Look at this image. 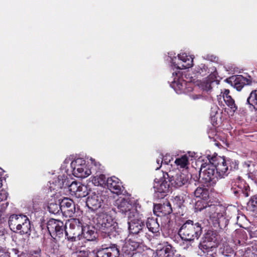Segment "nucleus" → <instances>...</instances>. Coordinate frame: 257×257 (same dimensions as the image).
Returning <instances> with one entry per match:
<instances>
[{
    "mask_svg": "<svg viewBox=\"0 0 257 257\" xmlns=\"http://www.w3.org/2000/svg\"><path fill=\"white\" fill-rule=\"evenodd\" d=\"M207 161L208 163H211L214 166L219 178H224L228 175L229 167L226 159L224 157H220L216 154L212 156L208 155L207 156Z\"/></svg>",
    "mask_w": 257,
    "mask_h": 257,
    "instance_id": "7",
    "label": "nucleus"
},
{
    "mask_svg": "<svg viewBox=\"0 0 257 257\" xmlns=\"http://www.w3.org/2000/svg\"><path fill=\"white\" fill-rule=\"evenodd\" d=\"M224 101L226 104L233 111L235 112L237 109V106L235 103L234 99L230 95L223 97Z\"/></svg>",
    "mask_w": 257,
    "mask_h": 257,
    "instance_id": "34",
    "label": "nucleus"
},
{
    "mask_svg": "<svg viewBox=\"0 0 257 257\" xmlns=\"http://www.w3.org/2000/svg\"><path fill=\"white\" fill-rule=\"evenodd\" d=\"M179 59L181 61L180 63L174 65L179 69H184L191 67L193 66V58L189 56H187L186 53H181L178 55Z\"/></svg>",
    "mask_w": 257,
    "mask_h": 257,
    "instance_id": "22",
    "label": "nucleus"
},
{
    "mask_svg": "<svg viewBox=\"0 0 257 257\" xmlns=\"http://www.w3.org/2000/svg\"><path fill=\"white\" fill-rule=\"evenodd\" d=\"M249 186L245 182H238L237 188L232 187L231 190L234 195L237 197L240 196L247 197L249 196Z\"/></svg>",
    "mask_w": 257,
    "mask_h": 257,
    "instance_id": "20",
    "label": "nucleus"
},
{
    "mask_svg": "<svg viewBox=\"0 0 257 257\" xmlns=\"http://www.w3.org/2000/svg\"><path fill=\"white\" fill-rule=\"evenodd\" d=\"M205 68H206L205 66L204 65H203L202 66V68H203L204 69H205Z\"/></svg>",
    "mask_w": 257,
    "mask_h": 257,
    "instance_id": "56",
    "label": "nucleus"
},
{
    "mask_svg": "<svg viewBox=\"0 0 257 257\" xmlns=\"http://www.w3.org/2000/svg\"><path fill=\"white\" fill-rule=\"evenodd\" d=\"M4 213L0 211V224L2 223L4 221Z\"/></svg>",
    "mask_w": 257,
    "mask_h": 257,
    "instance_id": "52",
    "label": "nucleus"
},
{
    "mask_svg": "<svg viewBox=\"0 0 257 257\" xmlns=\"http://www.w3.org/2000/svg\"><path fill=\"white\" fill-rule=\"evenodd\" d=\"M96 233L94 228L90 226H83L82 235L87 240L92 241L96 238Z\"/></svg>",
    "mask_w": 257,
    "mask_h": 257,
    "instance_id": "28",
    "label": "nucleus"
},
{
    "mask_svg": "<svg viewBox=\"0 0 257 257\" xmlns=\"http://www.w3.org/2000/svg\"><path fill=\"white\" fill-rule=\"evenodd\" d=\"M119 254L118 248L115 244H113L111 246L98 250L96 255L97 257H119Z\"/></svg>",
    "mask_w": 257,
    "mask_h": 257,
    "instance_id": "19",
    "label": "nucleus"
},
{
    "mask_svg": "<svg viewBox=\"0 0 257 257\" xmlns=\"http://www.w3.org/2000/svg\"><path fill=\"white\" fill-rule=\"evenodd\" d=\"M248 204L253 208L257 207V195L251 197L248 202Z\"/></svg>",
    "mask_w": 257,
    "mask_h": 257,
    "instance_id": "45",
    "label": "nucleus"
},
{
    "mask_svg": "<svg viewBox=\"0 0 257 257\" xmlns=\"http://www.w3.org/2000/svg\"><path fill=\"white\" fill-rule=\"evenodd\" d=\"M207 199L197 200L195 204L196 211L204 210L207 217L215 228H224L228 224V220L223 215V208L222 206L215 205L211 202L207 201Z\"/></svg>",
    "mask_w": 257,
    "mask_h": 257,
    "instance_id": "1",
    "label": "nucleus"
},
{
    "mask_svg": "<svg viewBox=\"0 0 257 257\" xmlns=\"http://www.w3.org/2000/svg\"><path fill=\"white\" fill-rule=\"evenodd\" d=\"M0 170H1V171L2 170V169H1V168H0Z\"/></svg>",
    "mask_w": 257,
    "mask_h": 257,
    "instance_id": "59",
    "label": "nucleus"
},
{
    "mask_svg": "<svg viewBox=\"0 0 257 257\" xmlns=\"http://www.w3.org/2000/svg\"><path fill=\"white\" fill-rule=\"evenodd\" d=\"M172 203L174 208H180L183 205L184 200L183 196L181 195H177L173 197L172 199Z\"/></svg>",
    "mask_w": 257,
    "mask_h": 257,
    "instance_id": "36",
    "label": "nucleus"
},
{
    "mask_svg": "<svg viewBox=\"0 0 257 257\" xmlns=\"http://www.w3.org/2000/svg\"><path fill=\"white\" fill-rule=\"evenodd\" d=\"M0 257H10V253L4 250H0Z\"/></svg>",
    "mask_w": 257,
    "mask_h": 257,
    "instance_id": "50",
    "label": "nucleus"
},
{
    "mask_svg": "<svg viewBox=\"0 0 257 257\" xmlns=\"http://www.w3.org/2000/svg\"><path fill=\"white\" fill-rule=\"evenodd\" d=\"M198 72H199V73H200V74L201 73V72H200V71H198Z\"/></svg>",
    "mask_w": 257,
    "mask_h": 257,
    "instance_id": "58",
    "label": "nucleus"
},
{
    "mask_svg": "<svg viewBox=\"0 0 257 257\" xmlns=\"http://www.w3.org/2000/svg\"><path fill=\"white\" fill-rule=\"evenodd\" d=\"M88 192L86 186L80 183L76 196L79 198H82L86 196Z\"/></svg>",
    "mask_w": 257,
    "mask_h": 257,
    "instance_id": "37",
    "label": "nucleus"
},
{
    "mask_svg": "<svg viewBox=\"0 0 257 257\" xmlns=\"http://www.w3.org/2000/svg\"><path fill=\"white\" fill-rule=\"evenodd\" d=\"M158 257H185L175 250L172 246L168 245L157 251Z\"/></svg>",
    "mask_w": 257,
    "mask_h": 257,
    "instance_id": "23",
    "label": "nucleus"
},
{
    "mask_svg": "<svg viewBox=\"0 0 257 257\" xmlns=\"http://www.w3.org/2000/svg\"><path fill=\"white\" fill-rule=\"evenodd\" d=\"M226 162H227V165L229 167V169L231 170H237L238 168V162L235 160H233L230 158H226Z\"/></svg>",
    "mask_w": 257,
    "mask_h": 257,
    "instance_id": "38",
    "label": "nucleus"
},
{
    "mask_svg": "<svg viewBox=\"0 0 257 257\" xmlns=\"http://www.w3.org/2000/svg\"><path fill=\"white\" fill-rule=\"evenodd\" d=\"M178 233L182 239L193 241L199 238L202 233V227L199 223H194L193 221L188 220L181 226Z\"/></svg>",
    "mask_w": 257,
    "mask_h": 257,
    "instance_id": "3",
    "label": "nucleus"
},
{
    "mask_svg": "<svg viewBox=\"0 0 257 257\" xmlns=\"http://www.w3.org/2000/svg\"><path fill=\"white\" fill-rule=\"evenodd\" d=\"M176 85L181 91H184L186 85V81H183V82L181 83L179 81L176 83Z\"/></svg>",
    "mask_w": 257,
    "mask_h": 257,
    "instance_id": "47",
    "label": "nucleus"
},
{
    "mask_svg": "<svg viewBox=\"0 0 257 257\" xmlns=\"http://www.w3.org/2000/svg\"><path fill=\"white\" fill-rule=\"evenodd\" d=\"M8 194L7 193H0V199H2L1 202H3V201H6V200L7 199Z\"/></svg>",
    "mask_w": 257,
    "mask_h": 257,
    "instance_id": "49",
    "label": "nucleus"
},
{
    "mask_svg": "<svg viewBox=\"0 0 257 257\" xmlns=\"http://www.w3.org/2000/svg\"><path fill=\"white\" fill-rule=\"evenodd\" d=\"M166 159V161L167 162V161H168V159H167V158H165Z\"/></svg>",
    "mask_w": 257,
    "mask_h": 257,
    "instance_id": "57",
    "label": "nucleus"
},
{
    "mask_svg": "<svg viewBox=\"0 0 257 257\" xmlns=\"http://www.w3.org/2000/svg\"><path fill=\"white\" fill-rule=\"evenodd\" d=\"M199 181L208 186H213L219 178L214 166L211 163H208L207 157L202 160L199 174Z\"/></svg>",
    "mask_w": 257,
    "mask_h": 257,
    "instance_id": "4",
    "label": "nucleus"
},
{
    "mask_svg": "<svg viewBox=\"0 0 257 257\" xmlns=\"http://www.w3.org/2000/svg\"><path fill=\"white\" fill-rule=\"evenodd\" d=\"M175 163L181 168H185L189 164L188 158L186 155H183L181 158L176 159Z\"/></svg>",
    "mask_w": 257,
    "mask_h": 257,
    "instance_id": "35",
    "label": "nucleus"
},
{
    "mask_svg": "<svg viewBox=\"0 0 257 257\" xmlns=\"http://www.w3.org/2000/svg\"><path fill=\"white\" fill-rule=\"evenodd\" d=\"M164 178H167L170 185L176 188L186 185L189 182L188 175L181 173L179 170H170L169 172H164Z\"/></svg>",
    "mask_w": 257,
    "mask_h": 257,
    "instance_id": "9",
    "label": "nucleus"
},
{
    "mask_svg": "<svg viewBox=\"0 0 257 257\" xmlns=\"http://www.w3.org/2000/svg\"><path fill=\"white\" fill-rule=\"evenodd\" d=\"M26 215L23 214H13L9 217L8 223L10 229L13 231H18L17 227L22 222Z\"/></svg>",
    "mask_w": 257,
    "mask_h": 257,
    "instance_id": "21",
    "label": "nucleus"
},
{
    "mask_svg": "<svg viewBox=\"0 0 257 257\" xmlns=\"http://www.w3.org/2000/svg\"><path fill=\"white\" fill-rule=\"evenodd\" d=\"M167 178H164V173L163 177L160 179L156 178L154 180V188L156 196L160 199L164 198L167 195L170 191V183Z\"/></svg>",
    "mask_w": 257,
    "mask_h": 257,
    "instance_id": "11",
    "label": "nucleus"
},
{
    "mask_svg": "<svg viewBox=\"0 0 257 257\" xmlns=\"http://www.w3.org/2000/svg\"><path fill=\"white\" fill-rule=\"evenodd\" d=\"M2 186H3L2 180L1 178L0 177V189L2 187Z\"/></svg>",
    "mask_w": 257,
    "mask_h": 257,
    "instance_id": "53",
    "label": "nucleus"
},
{
    "mask_svg": "<svg viewBox=\"0 0 257 257\" xmlns=\"http://www.w3.org/2000/svg\"><path fill=\"white\" fill-rule=\"evenodd\" d=\"M23 220L22 223H21L17 227L18 231H15L14 232L22 235L25 234L27 236H29L31 232V221L27 216Z\"/></svg>",
    "mask_w": 257,
    "mask_h": 257,
    "instance_id": "24",
    "label": "nucleus"
},
{
    "mask_svg": "<svg viewBox=\"0 0 257 257\" xmlns=\"http://www.w3.org/2000/svg\"><path fill=\"white\" fill-rule=\"evenodd\" d=\"M90 251L88 250H77L75 252V257H88L90 255Z\"/></svg>",
    "mask_w": 257,
    "mask_h": 257,
    "instance_id": "42",
    "label": "nucleus"
},
{
    "mask_svg": "<svg viewBox=\"0 0 257 257\" xmlns=\"http://www.w3.org/2000/svg\"><path fill=\"white\" fill-rule=\"evenodd\" d=\"M216 76L214 72L210 74L209 76L207 77L206 80H209L210 83H212L214 82L216 80Z\"/></svg>",
    "mask_w": 257,
    "mask_h": 257,
    "instance_id": "48",
    "label": "nucleus"
},
{
    "mask_svg": "<svg viewBox=\"0 0 257 257\" xmlns=\"http://www.w3.org/2000/svg\"><path fill=\"white\" fill-rule=\"evenodd\" d=\"M106 186L112 192L117 195L122 194L124 189L122 182L115 176H112L107 179Z\"/></svg>",
    "mask_w": 257,
    "mask_h": 257,
    "instance_id": "16",
    "label": "nucleus"
},
{
    "mask_svg": "<svg viewBox=\"0 0 257 257\" xmlns=\"http://www.w3.org/2000/svg\"><path fill=\"white\" fill-rule=\"evenodd\" d=\"M219 238L216 230H208L204 233L198 247L201 250L215 249L219 244Z\"/></svg>",
    "mask_w": 257,
    "mask_h": 257,
    "instance_id": "8",
    "label": "nucleus"
},
{
    "mask_svg": "<svg viewBox=\"0 0 257 257\" xmlns=\"http://www.w3.org/2000/svg\"><path fill=\"white\" fill-rule=\"evenodd\" d=\"M146 224L148 230L152 233H157L159 232L160 225L158 222L157 218L153 217H148Z\"/></svg>",
    "mask_w": 257,
    "mask_h": 257,
    "instance_id": "26",
    "label": "nucleus"
},
{
    "mask_svg": "<svg viewBox=\"0 0 257 257\" xmlns=\"http://www.w3.org/2000/svg\"><path fill=\"white\" fill-rule=\"evenodd\" d=\"M8 205L9 202L8 201H4L0 202V211L4 213Z\"/></svg>",
    "mask_w": 257,
    "mask_h": 257,
    "instance_id": "46",
    "label": "nucleus"
},
{
    "mask_svg": "<svg viewBox=\"0 0 257 257\" xmlns=\"http://www.w3.org/2000/svg\"><path fill=\"white\" fill-rule=\"evenodd\" d=\"M96 226L101 231V235L104 238L113 239L119 235L116 230L114 222L112 217L106 212H99L96 214Z\"/></svg>",
    "mask_w": 257,
    "mask_h": 257,
    "instance_id": "2",
    "label": "nucleus"
},
{
    "mask_svg": "<svg viewBox=\"0 0 257 257\" xmlns=\"http://www.w3.org/2000/svg\"><path fill=\"white\" fill-rule=\"evenodd\" d=\"M246 104L249 108L257 110V90H252L246 100Z\"/></svg>",
    "mask_w": 257,
    "mask_h": 257,
    "instance_id": "30",
    "label": "nucleus"
},
{
    "mask_svg": "<svg viewBox=\"0 0 257 257\" xmlns=\"http://www.w3.org/2000/svg\"><path fill=\"white\" fill-rule=\"evenodd\" d=\"M116 204L117 212L121 213L124 216H127V218L137 212L134 208V205L128 199L123 198L118 200Z\"/></svg>",
    "mask_w": 257,
    "mask_h": 257,
    "instance_id": "14",
    "label": "nucleus"
},
{
    "mask_svg": "<svg viewBox=\"0 0 257 257\" xmlns=\"http://www.w3.org/2000/svg\"><path fill=\"white\" fill-rule=\"evenodd\" d=\"M211 84L209 80H205L200 83V87L203 90L208 91L212 89Z\"/></svg>",
    "mask_w": 257,
    "mask_h": 257,
    "instance_id": "40",
    "label": "nucleus"
},
{
    "mask_svg": "<svg viewBox=\"0 0 257 257\" xmlns=\"http://www.w3.org/2000/svg\"><path fill=\"white\" fill-rule=\"evenodd\" d=\"M64 231L65 237L69 241H75L83 233V226L81 221L77 218L69 220L66 224Z\"/></svg>",
    "mask_w": 257,
    "mask_h": 257,
    "instance_id": "6",
    "label": "nucleus"
},
{
    "mask_svg": "<svg viewBox=\"0 0 257 257\" xmlns=\"http://www.w3.org/2000/svg\"><path fill=\"white\" fill-rule=\"evenodd\" d=\"M61 212L65 215L71 217L75 213V206L73 201L68 198H64L59 201Z\"/></svg>",
    "mask_w": 257,
    "mask_h": 257,
    "instance_id": "15",
    "label": "nucleus"
},
{
    "mask_svg": "<svg viewBox=\"0 0 257 257\" xmlns=\"http://www.w3.org/2000/svg\"><path fill=\"white\" fill-rule=\"evenodd\" d=\"M88 257H97V256H96V255H95L94 254H91V253L90 255H89Z\"/></svg>",
    "mask_w": 257,
    "mask_h": 257,
    "instance_id": "54",
    "label": "nucleus"
},
{
    "mask_svg": "<svg viewBox=\"0 0 257 257\" xmlns=\"http://www.w3.org/2000/svg\"><path fill=\"white\" fill-rule=\"evenodd\" d=\"M85 161L81 158H78L71 163L73 174L76 177L85 178L91 173L90 170L86 168Z\"/></svg>",
    "mask_w": 257,
    "mask_h": 257,
    "instance_id": "12",
    "label": "nucleus"
},
{
    "mask_svg": "<svg viewBox=\"0 0 257 257\" xmlns=\"http://www.w3.org/2000/svg\"><path fill=\"white\" fill-rule=\"evenodd\" d=\"M229 89H225L224 90V91L222 92L223 94H222V96H223V98L224 97H226L227 96H229Z\"/></svg>",
    "mask_w": 257,
    "mask_h": 257,
    "instance_id": "51",
    "label": "nucleus"
},
{
    "mask_svg": "<svg viewBox=\"0 0 257 257\" xmlns=\"http://www.w3.org/2000/svg\"><path fill=\"white\" fill-rule=\"evenodd\" d=\"M219 252L224 257H234L235 253L233 249L227 245L223 244L219 248Z\"/></svg>",
    "mask_w": 257,
    "mask_h": 257,
    "instance_id": "32",
    "label": "nucleus"
},
{
    "mask_svg": "<svg viewBox=\"0 0 257 257\" xmlns=\"http://www.w3.org/2000/svg\"><path fill=\"white\" fill-rule=\"evenodd\" d=\"M153 211L158 216H164L170 214L173 209L170 203L166 201L163 204H156L154 206Z\"/></svg>",
    "mask_w": 257,
    "mask_h": 257,
    "instance_id": "18",
    "label": "nucleus"
},
{
    "mask_svg": "<svg viewBox=\"0 0 257 257\" xmlns=\"http://www.w3.org/2000/svg\"><path fill=\"white\" fill-rule=\"evenodd\" d=\"M60 200H57L55 199L50 200L48 203V210L50 213L56 214L61 211L60 205H59Z\"/></svg>",
    "mask_w": 257,
    "mask_h": 257,
    "instance_id": "29",
    "label": "nucleus"
},
{
    "mask_svg": "<svg viewBox=\"0 0 257 257\" xmlns=\"http://www.w3.org/2000/svg\"><path fill=\"white\" fill-rule=\"evenodd\" d=\"M146 231L130 232L128 242L133 244L134 247H137L140 249L143 245L144 240L146 238Z\"/></svg>",
    "mask_w": 257,
    "mask_h": 257,
    "instance_id": "17",
    "label": "nucleus"
},
{
    "mask_svg": "<svg viewBox=\"0 0 257 257\" xmlns=\"http://www.w3.org/2000/svg\"><path fill=\"white\" fill-rule=\"evenodd\" d=\"M211 58L210 59L211 61H212V60H213L212 58H214V59H216V57H214V56H211Z\"/></svg>",
    "mask_w": 257,
    "mask_h": 257,
    "instance_id": "55",
    "label": "nucleus"
},
{
    "mask_svg": "<svg viewBox=\"0 0 257 257\" xmlns=\"http://www.w3.org/2000/svg\"><path fill=\"white\" fill-rule=\"evenodd\" d=\"M128 229L130 232H139L146 231L145 220L143 215L136 212L128 218Z\"/></svg>",
    "mask_w": 257,
    "mask_h": 257,
    "instance_id": "10",
    "label": "nucleus"
},
{
    "mask_svg": "<svg viewBox=\"0 0 257 257\" xmlns=\"http://www.w3.org/2000/svg\"><path fill=\"white\" fill-rule=\"evenodd\" d=\"M140 249L137 247H134L133 244L128 242L127 244L122 247V252L123 257H132L137 252H140Z\"/></svg>",
    "mask_w": 257,
    "mask_h": 257,
    "instance_id": "27",
    "label": "nucleus"
},
{
    "mask_svg": "<svg viewBox=\"0 0 257 257\" xmlns=\"http://www.w3.org/2000/svg\"><path fill=\"white\" fill-rule=\"evenodd\" d=\"M106 177L103 174H100L93 176L92 178L91 181L95 186H103L106 185Z\"/></svg>",
    "mask_w": 257,
    "mask_h": 257,
    "instance_id": "33",
    "label": "nucleus"
},
{
    "mask_svg": "<svg viewBox=\"0 0 257 257\" xmlns=\"http://www.w3.org/2000/svg\"><path fill=\"white\" fill-rule=\"evenodd\" d=\"M204 253H206L205 256L206 257H217V253L216 252V248L215 249H209L202 250Z\"/></svg>",
    "mask_w": 257,
    "mask_h": 257,
    "instance_id": "43",
    "label": "nucleus"
},
{
    "mask_svg": "<svg viewBox=\"0 0 257 257\" xmlns=\"http://www.w3.org/2000/svg\"><path fill=\"white\" fill-rule=\"evenodd\" d=\"M47 228L50 235L55 239L56 237L59 239L63 236L66 229V225L63 222L53 218L50 219L46 223L42 222L40 227L42 230Z\"/></svg>",
    "mask_w": 257,
    "mask_h": 257,
    "instance_id": "5",
    "label": "nucleus"
},
{
    "mask_svg": "<svg viewBox=\"0 0 257 257\" xmlns=\"http://www.w3.org/2000/svg\"><path fill=\"white\" fill-rule=\"evenodd\" d=\"M194 196L200 199H208L209 198V191L206 188L197 187L194 192Z\"/></svg>",
    "mask_w": 257,
    "mask_h": 257,
    "instance_id": "31",
    "label": "nucleus"
},
{
    "mask_svg": "<svg viewBox=\"0 0 257 257\" xmlns=\"http://www.w3.org/2000/svg\"><path fill=\"white\" fill-rule=\"evenodd\" d=\"M80 183L74 181L69 186V190L72 194L76 196Z\"/></svg>",
    "mask_w": 257,
    "mask_h": 257,
    "instance_id": "41",
    "label": "nucleus"
},
{
    "mask_svg": "<svg viewBox=\"0 0 257 257\" xmlns=\"http://www.w3.org/2000/svg\"><path fill=\"white\" fill-rule=\"evenodd\" d=\"M163 161L165 163L168 164V162H166V159H164L163 155H161L159 158L157 159L156 160V163L158 165V166L156 167V170H158L161 168Z\"/></svg>",
    "mask_w": 257,
    "mask_h": 257,
    "instance_id": "44",
    "label": "nucleus"
},
{
    "mask_svg": "<svg viewBox=\"0 0 257 257\" xmlns=\"http://www.w3.org/2000/svg\"><path fill=\"white\" fill-rule=\"evenodd\" d=\"M105 199V195L102 192H94L87 197L86 204L89 209L94 211L101 207Z\"/></svg>",
    "mask_w": 257,
    "mask_h": 257,
    "instance_id": "13",
    "label": "nucleus"
},
{
    "mask_svg": "<svg viewBox=\"0 0 257 257\" xmlns=\"http://www.w3.org/2000/svg\"><path fill=\"white\" fill-rule=\"evenodd\" d=\"M243 257H257V250H254L253 247H247L243 254Z\"/></svg>",
    "mask_w": 257,
    "mask_h": 257,
    "instance_id": "39",
    "label": "nucleus"
},
{
    "mask_svg": "<svg viewBox=\"0 0 257 257\" xmlns=\"http://www.w3.org/2000/svg\"><path fill=\"white\" fill-rule=\"evenodd\" d=\"M251 83L250 76L247 78L242 75H238L234 81V87L237 91H240L244 86L250 85Z\"/></svg>",
    "mask_w": 257,
    "mask_h": 257,
    "instance_id": "25",
    "label": "nucleus"
}]
</instances>
